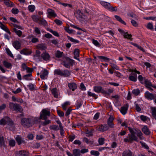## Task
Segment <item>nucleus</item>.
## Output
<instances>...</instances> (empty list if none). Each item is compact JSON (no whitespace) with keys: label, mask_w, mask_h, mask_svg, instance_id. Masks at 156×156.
<instances>
[{"label":"nucleus","mask_w":156,"mask_h":156,"mask_svg":"<svg viewBox=\"0 0 156 156\" xmlns=\"http://www.w3.org/2000/svg\"><path fill=\"white\" fill-rule=\"evenodd\" d=\"M142 130L143 133L147 135H149L151 133V131L146 126H144L142 129Z\"/></svg>","instance_id":"aec40b11"},{"label":"nucleus","mask_w":156,"mask_h":156,"mask_svg":"<svg viewBox=\"0 0 156 156\" xmlns=\"http://www.w3.org/2000/svg\"><path fill=\"white\" fill-rule=\"evenodd\" d=\"M28 9L30 12H32L34 11L35 7L34 5H30L28 6Z\"/></svg>","instance_id":"3c124183"},{"label":"nucleus","mask_w":156,"mask_h":156,"mask_svg":"<svg viewBox=\"0 0 156 156\" xmlns=\"http://www.w3.org/2000/svg\"><path fill=\"white\" fill-rule=\"evenodd\" d=\"M6 51L8 55H9V56H10L12 58H13L14 56L13 54H12V52L8 48H6Z\"/></svg>","instance_id":"4d7b16f0"},{"label":"nucleus","mask_w":156,"mask_h":156,"mask_svg":"<svg viewBox=\"0 0 156 156\" xmlns=\"http://www.w3.org/2000/svg\"><path fill=\"white\" fill-rule=\"evenodd\" d=\"M32 76L31 73H29L27 74L24 75L23 76V78L27 80H31L32 79L30 78Z\"/></svg>","instance_id":"a878e982"},{"label":"nucleus","mask_w":156,"mask_h":156,"mask_svg":"<svg viewBox=\"0 0 156 156\" xmlns=\"http://www.w3.org/2000/svg\"><path fill=\"white\" fill-rule=\"evenodd\" d=\"M3 64L7 68H10L12 67V64L6 61H3Z\"/></svg>","instance_id":"58836bf2"},{"label":"nucleus","mask_w":156,"mask_h":156,"mask_svg":"<svg viewBox=\"0 0 156 156\" xmlns=\"http://www.w3.org/2000/svg\"><path fill=\"white\" fill-rule=\"evenodd\" d=\"M51 112L50 110L47 108L43 109L40 113V119L44 120V121L41 122V125L45 126L51 122L50 120H48V117L50 116Z\"/></svg>","instance_id":"f03ea898"},{"label":"nucleus","mask_w":156,"mask_h":156,"mask_svg":"<svg viewBox=\"0 0 156 156\" xmlns=\"http://www.w3.org/2000/svg\"><path fill=\"white\" fill-rule=\"evenodd\" d=\"M100 3L102 6L108 9L110 5V3L103 1H101Z\"/></svg>","instance_id":"cd10ccee"},{"label":"nucleus","mask_w":156,"mask_h":156,"mask_svg":"<svg viewBox=\"0 0 156 156\" xmlns=\"http://www.w3.org/2000/svg\"><path fill=\"white\" fill-rule=\"evenodd\" d=\"M27 87L30 91H33L35 90V85L34 84L30 83L27 85Z\"/></svg>","instance_id":"473e14b6"},{"label":"nucleus","mask_w":156,"mask_h":156,"mask_svg":"<svg viewBox=\"0 0 156 156\" xmlns=\"http://www.w3.org/2000/svg\"><path fill=\"white\" fill-rule=\"evenodd\" d=\"M4 3L8 7H12L14 5L13 3L9 0H5L4 1Z\"/></svg>","instance_id":"bb28decb"},{"label":"nucleus","mask_w":156,"mask_h":156,"mask_svg":"<svg viewBox=\"0 0 156 156\" xmlns=\"http://www.w3.org/2000/svg\"><path fill=\"white\" fill-rule=\"evenodd\" d=\"M22 125L24 127H29L33 125V119L24 118L21 119Z\"/></svg>","instance_id":"20e7f679"},{"label":"nucleus","mask_w":156,"mask_h":156,"mask_svg":"<svg viewBox=\"0 0 156 156\" xmlns=\"http://www.w3.org/2000/svg\"><path fill=\"white\" fill-rule=\"evenodd\" d=\"M57 112L58 115L60 117H63L64 115V113L62 111L59 110H57Z\"/></svg>","instance_id":"774afa93"},{"label":"nucleus","mask_w":156,"mask_h":156,"mask_svg":"<svg viewBox=\"0 0 156 156\" xmlns=\"http://www.w3.org/2000/svg\"><path fill=\"white\" fill-rule=\"evenodd\" d=\"M17 156H27L29 153L27 151L25 150L20 151L16 153Z\"/></svg>","instance_id":"f3484780"},{"label":"nucleus","mask_w":156,"mask_h":156,"mask_svg":"<svg viewBox=\"0 0 156 156\" xmlns=\"http://www.w3.org/2000/svg\"><path fill=\"white\" fill-rule=\"evenodd\" d=\"M123 36L125 38L129 39L131 41L133 40V38H132V35L131 34H129L127 32H124Z\"/></svg>","instance_id":"7c9ffc66"},{"label":"nucleus","mask_w":156,"mask_h":156,"mask_svg":"<svg viewBox=\"0 0 156 156\" xmlns=\"http://www.w3.org/2000/svg\"><path fill=\"white\" fill-rule=\"evenodd\" d=\"M74 14L77 19L80 21H83L84 15L80 10L77 9L74 12Z\"/></svg>","instance_id":"423d86ee"},{"label":"nucleus","mask_w":156,"mask_h":156,"mask_svg":"<svg viewBox=\"0 0 156 156\" xmlns=\"http://www.w3.org/2000/svg\"><path fill=\"white\" fill-rule=\"evenodd\" d=\"M12 45L17 50L20 48L21 47V43L18 41H16L12 43Z\"/></svg>","instance_id":"a211bd4d"},{"label":"nucleus","mask_w":156,"mask_h":156,"mask_svg":"<svg viewBox=\"0 0 156 156\" xmlns=\"http://www.w3.org/2000/svg\"><path fill=\"white\" fill-rule=\"evenodd\" d=\"M63 52L59 51H57L55 53V57L58 58H60L62 57Z\"/></svg>","instance_id":"c03bdc74"},{"label":"nucleus","mask_w":156,"mask_h":156,"mask_svg":"<svg viewBox=\"0 0 156 156\" xmlns=\"http://www.w3.org/2000/svg\"><path fill=\"white\" fill-rule=\"evenodd\" d=\"M138 78L141 83H144V80L146 79L144 77H143L141 75H139L138 76Z\"/></svg>","instance_id":"8fccbe9b"},{"label":"nucleus","mask_w":156,"mask_h":156,"mask_svg":"<svg viewBox=\"0 0 156 156\" xmlns=\"http://www.w3.org/2000/svg\"><path fill=\"white\" fill-rule=\"evenodd\" d=\"M115 18V19L118 21L120 22L121 23H122L123 24L126 25V23L124 22L119 16L117 15H115L114 16Z\"/></svg>","instance_id":"c756f323"},{"label":"nucleus","mask_w":156,"mask_h":156,"mask_svg":"<svg viewBox=\"0 0 156 156\" xmlns=\"http://www.w3.org/2000/svg\"><path fill=\"white\" fill-rule=\"evenodd\" d=\"M13 31L15 32L19 37H20L22 34V32L20 30H17L15 28H13Z\"/></svg>","instance_id":"c9c22d12"},{"label":"nucleus","mask_w":156,"mask_h":156,"mask_svg":"<svg viewBox=\"0 0 156 156\" xmlns=\"http://www.w3.org/2000/svg\"><path fill=\"white\" fill-rule=\"evenodd\" d=\"M9 108L10 109L16 112H20L22 109V107L19 104L13 103H10L9 104Z\"/></svg>","instance_id":"39448f33"},{"label":"nucleus","mask_w":156,"mask_h":156,"mask_svg":"<svg viewBox=\"0 0 156 156\" xmlns=\"http://www.w3.org/2000/svg\"><path fill=\"white\" fill-rule=\"evenodd\" d=\"M41 74L40 77L42 79H44L45 77L48 75V72L46 69H44L43 71L41 72Z\"/></svg>","instance_id":"4be33fe9"},{"label":"nucleus","mask_w":156,"mask_h":156,"mask_svg":"<svg viewBox=\"0 0 156 156\" xmlns=\"http://www.w3.org/2000/svg\"><path fill=\"white\" fill-rule=\"evenodd\" d=\"M74 56L76 57H78L79 56V50L78 49H76L75 50L74 52Z\"/></svg>","instance_id":"e2e57ef3"},{"label":"nucleus","mask_w":156,"mask_h":156,"mask_svg":"<svg viewBox=\"0 0 156 156\" xmlns=\"http://www.w3.org/2000/svg\"><path fill=\"white\" fill-rule=\"evenodd\" d=\"M114 119L113 116L112 115H110L107 121V125L108 126V129L109 128L111 129L114 128Z\"/></svg>","instance_id":"6e6552de"},{"label":"nucleus","mask_w":156,"mask_h":156,"mask_svg":"<svg viewBox=\"0 0 156 156\" xmlns=\"http://www.w3.org/2000/svg\"><path fill=\"white\" fill-rule=\"evenodd\" d=\"M102 87L101 86H94V90L97 93H99L101 92Z\"/></svg>","instance_id":"f704fd0d"},{"label":"nucleus","mask_w":156,"mask_h":156,"mask_svg":"<svg viewBox=\"0 0 156 156\" xmlns=\"http://www.w3.org/2000/svg\"><path fill=\"white\" fill-rule=\"evenodd\" d=\"M137 76L136 73H132L129 76V79L130 81L136 82L137 80Z\"/></svg>","instance_id":"f8f14e48"},{"label":"nucleus","mask_w":156,"mask_h":156,"mask_svg":"<svg viewBox=\"0 0 156 156\" xmlns=\"http://www.w3.org/2000/svg\"><path fill=\"white\" fill-rule=\"evenodd\" d=\"M50 129L53 130L54 131H57L59 129V127L57 125H52L50 126Z\"/></svg>","instance_id":"e433bc0d"},{"label":"nucleus","mask_w":156,"mask_h":156,"mask_svg":"<svg viewBox=\"0 0 156 156\" xmlns=\"http://www.w3.org/2000/svg\"><path fill=\"white\" fill-rule=\"evenodd\" d=\"M144 83L146 85V86L147 87L149 86H152L153 85L151 84V83L147 79H145L144 81Z\"/></svg>","instance_id":"a18cd8bd"},{"label":"nucleus","mask_w":156,"mask_h":156,"mask_svg":"<svg viewBox=\"0 0 156 156\" xmlns=\"http://www.w3.org/2000/svg\"><path fill=\"white\" fill-rule=\"evenodd\" d=\"M105 139L103 138H100L98 139V141L100 145H102L104 143Z\"/></svg>","instance_id":"13d9d810"},{"label":"nucleus","mask_w":156,"mask_h":156,"mask_svg":"<svg viewBox=\"0 0 156 156\" xmlns=\"http://www.w3.org/2000/svg\"><path fill=\"white\" fill-rule=\"evenodd\" d=\"M82 103L80 101H78L76 104V109H78L82 105Z\"/></svg>","instance_id":"bf43d9fd"},{"label":"nucleus","mask_w":156,"mask_h":156,"mask_svg":"<svg viewBox=\"0 0 156 156\" xmlns=\"http://www.w3.org/2000/svg\"><path fill=\"white\" fill-rule=\"evenodd\" d=\"M90 154L93 155L98 156L99 155L100 153L98 151L92 150L90 151Z\"/></svg>","instance_id":"5fc2aeb1"},{"label":"nucleus","mask_w":156,"mask_h":156,"mask_svg":"<svg viewBox=\"0 0 156 156\" xmlns=\"http://www.w3.org/2000/svg\"><path fill=\"white\" fill-rule=\"evenodd\" d=\"M52 94L55 98H58V95L57 91V89L56 88H53L51 90Z\"/></svg>","instance_id":"a19ab883"},{"label":"nucleus","mask_w":156,"mask_h":156,"mask_svg":"<svg viewBox=\"0 0 156 156\" xmlns=\"http://www.w3.org/2000/svg\"><path fill=\"white\" fill-rule=\"evenodd\" d=\"M57 123L59 125V127L60 130V133L61 136H64V129L63 127L62 126V123H61L60 121L59 120L56 121Z\"/></svg>","instance_id":"2eb2a0df"},{"label":"nucleus","mask_w":156,"mask_h":156,"mask_svg":"<svg viewBox=\"0 0 156 156\" xmlns=\"http://www.w3.org/2000/svg\"><path fill=\"white\" fill-rule=\"evenodd\" d=\"M108 9L111 12H117L118 11V9L117 7L115 6L113 7L110 5Z\"/></svg>","instance_id":"37998d69"},{"label":"nucleus","mask_w":156,"mask_h":156,"mask_svg":"<svg viewBox=\"0 0 156 156\" xmlns=\"http://www.w3.org/2000/svg\"><path fill=\"white\" fill-rule=\"evenodd\" d=\"M128 108V105L126 104L125 105L121 107L120 112L122 115H125L126 113Z\"/></svg>","instance_id":"dca6fc26"},{"label":"nucleus","mask_w":156,"mask_h":156,"mask_svg":"<svg viewBox=\"0 0 156 156\" xmlns=\"http://www.w3.org/2000/svg\"><path fill=\"white\" fill-rule=\"evenodd\" d=\"M41 53V52L39 50H36V55H34V56L36 57L37 58H39L40 57H41V55H40Z\"/></svg>","instance_id":"338daca9"},{"label":"nucleus","mask_w":156,"mask_h":156,"mask_svg":"<svg viewBox=\"0 0 156 156\" xmlns=\"http://www.w3.org/2000/svg\"><path fill=\"white\" fill-rule=\"evenodd\" d=\"M54 73L55 75H58L64 77H69L71 75L70 71L67 69L62 70L60 69L55 70Z\"/></svg>","instance_id":"7ed1b4c3"},{"label":"nucleus","mask_w":156,"mask_h":156,"mask_svg":"<svg viewBox=\"0 0 156 156\" xmlns=\"http://www.w3.org/2000/svg\"><path fill=\"white\" fill-rule=\"evenodd\" d=\"M74 60L69 58H67L66 61H63L62 64L66 68H69L70 65H72L73 63Z\"/></svg>","instance_id":"0eeeda50"},{"label":"nucleus","mask_w":156,"mask_h":156,"mask_svg":"<svg viewBox=\"0 0 156 156\" xmlns=\"http://www.w3.org/2000/svg\"><path fill=\"white\" fill-rule=\"evenodd\" d=\"M38 23L40 25L44 26H45L47 25V21L44 19L39 20Z\"/></svg>","instance_id":"ea45409f"},{"label":"nucleus","mask_w":156,"mask_h":156,"mask_svg":"<svg viewBox=\"0 0 156 156\" xmlns=\"http://www.w3.org/2000/svg\"><path fill=\"white\" fill-rule=\"evenodd\" d=\"M41 56L44 60L46 61L49 60L50 58L49 54L46 52L42 53Z\"/></svg>","instance_id":"ddd939ff"},{"label":"nucleus","mask_w":156,"mask_h":156,"mask_svg":"<svg viewBox=\"0 0 156 156\" xmlns=\"http://www.w3.org/2000/svg\"><path fill=\"white\" fill-rule=\"evenodd\" d=\"M98 130L101 132H104L109 129L108 126L106 124H101L98 127Z\"/></svg>","instance_id":"9d476101"},{"label":"nucleus","mask_w":156,"mask_h":156,"mask_svg":"<svg viewBox=\"0 0 156 156\" xmlns=\"http://www.w3.org/2000/svg\"><path fill=\"white\" fill-rule=\"evenodd\" d=\"M47 30L52 34L54 35L56 37H58L59 36L57 32L56 31H54L50 28H48Z\"/></svg>","instance_id":"09e8293b"},{"label":"nucleus","mask_w":156,"mask_h":156,"mask_svg":"<svg viewBox=\"0 0 156 156\" xmlns=\"http://www.w3.org/2000/svg\"><path fill=\"white\" fill-rule=\"evenodd\" d=\"M132 93L134 95L137 96L140 93V90L138 89H134L132 91Z\"/></svg>","instance_id":"864d4df0"},{"label":"nucleus","mask_w":156,"mask_h":156,"mask_svg":"<svg viewBox=\"0 0 156 156\" xmlns=\"http://www.w3.org/2000/svg\"><path fill=\"white\" fill-rule=\"evenodd\" d=\"M37 48L41 50H44L47 47L45 44H41L37 45Z\"/></svg>","instance_id":"2f4dec72"},{"label":"nucleus","mask_w":156,"mask_h":156,"mask_svg":"<svg viewBox=\"0 0 156 156\" xmlns=\"http://www.w3.org/2000/svg\"><path fill=\"white\" fill-rule=\"evenodd\" d=\"M122 156H133V152L129 150H126L122 153Z\"/></svg>","instance_id":"412c9836"},{"label":"nucleus","mask_w":156,"mask_h":156,"mask_svg":"<svg viewBox=\"0 0 156 156\" xmlns=\"http://www.w3.org/2000/svg\"><path fill=\"white\" fill-rule=\"evenodd\" d=\"M48 15L51 16L55 17L57 16V15L55 13L54 11L52 9H48Z\"/></svg>","instance_id":"5701e85b"},{"label":"nucleus","mask_w":156,"mask_h":156,"mask_svg":"<svg viewBox=\"0 0 156 156\" xmlns=\"http://www.w3.org/2000/svg\"><path fill=\"white\" fill-rule=\"evenodd\" d=\"M151 113L153 117L156 120V108L152 107L151 108Z\"/></svg>","instance_id":"72a5a7b5"},{"label":"nucleus","mask_w":156,"mask_h":156,"mask_svg":"<svg viewBox=\"0 0 156 156\" xmlns=\"http://www.w3.org/2000/svg\"><path fill=\"white\" fill-rule=\"evenodd\" d=\"M9 143L10 146L13 147L15 146L16 142L14 140H9Z\"/></svg>","instance_id":"052dcab7"},{"label":"nucleus","mask_w":156,"mask_h":156,"mask_svg":"<svg viewBox=\"0 0 156 156\" xmlns=\"http://www.w3.org/2000/svg\"><path fill=\"white\" fill-rule=\"evenodd\" d=\"M73 154L74 156H80V151L79 149H75L73 150Z\"/></svg>","instance_id":"b1692460"},{"label":"nucleus","mask_w":156,"mask_h":156,"mask_svg":"<svg viewBox=\"0 0 156 156\" xmlns=\"http://www.w3.org/2000/svg\"><path fill=\"white\" fill-rule=\"evenodd\" d=\"M143 135L142 133L141 132V131L139 129H137V136L141 139H142L143 136L142 135Z\"/></svg>","instance_id":"603ef678"},{"label":"nucleus","mask_w":156,"mask_h":156,"mask_svg":"<svg viewBox=\"0 0 156 156\" xmlns=\"http://www.w3.org/2000/svg\"><path fill=\"white\" fill-rule=\"evenodd\" d=\"M145 97L148 100H152L156 98V94L154 95L150 93L149 91H147L145 94Z\"/></svg>","instance_id":"1a4fd4ad"},{"label":"nucleus","mask_w":156,"mask_h":156,"mask_svg":"<svg viewBox=\"0 0 156 156\" xmlns=\"http://www.w3.org/2000/svg\"><path fill=\"white\" fill-rule=\"evenodd\" d=\"M70 102L69 101L65 102L62 105V106L63 109L64 110H66L67 109V106L70 105Z\"/></svg>","instance_id":"4c0bfd02"},{"label":"nucleus","mask_w":156,"mask_h":156,"mask_svg":"<svg viewBox=\"0 0 156 156\" xmlns=\"http://www.w3.org/2000/svg\"><path fill=\"white\" fill-rule=\"evenodd\" d=\"M32 119L33 120V125L34 123L38 124L40 122V120L41 119H40V117L39 118H35Z\"/></svg>","instance_id":"de8ad7c7"},{"label":"nucleus","mask_w":156,"mask_h":156,"mask_svg":"<svg viewBox=\"0 0 156 156\" xmlns=\"http://www.w3.org/2000/svg\"><path fill=\"white\" fill-rule=\"evenodd\" d=\"M97 57L100 59L101 61L102 62L105 61L108 62L110 60L109 58L104 56H98Z\"/></svg>","instance_id":"393cba45"},{"label":"nucleus","mask_w":156,"mask_h":156,"mask_svg":"<svg viewBox=\"0 0 156 156\" xmlns=\"http://www.w3.org/2000/svg\"><path fill=\"white\" fill-rule=\"evenodd\" d=\"M88 95L90 96H92L95 98L96 99L97 98V97L96 96V95L92 93L90 91H88L87 92Z\"/></svg>","instance_id":"680f3d73"},{"label":"nucleus","mask_w":156,"mask_h":156,"mask_svg":"<svg viewBox=\"0 0 156 156\" xmlns=\"http://www.w3.org/2000/svg\"><path fill=\"white\" fill-rule=\"evenodd\" d=\"M135 108L136 110V111L138 112H140L141 110V109L140 108L139 105L136 103V102L135 103Z\"/></svg>","instance_id":"6e6d98bb"},{"label":"nucleus","mask_w":156,"mask_h":156,"mask_svg":"<svg viewBox=\"0 0 156 156\" xmlns=\"http://www.w3.org/2000/svg\"><path fill=\"white\" fill-rule=\"evenodd\" d=\"M92 43L96 46L98 47L100 45V44H99V42H98V41L97 40H94V39H93L92 40Z\"/></svg>","instance_id":"69168bd1"},{"label":"nucleus","mask_w":156,"mask_h":156,"mask_svg":"<svg viewBox=\"0 0 156 156\" xmlns=\"http://www.w3.org/2000/svg\"><path fill=\"white\" fill-rule=\"evenodd\" d=\"M31 18L34 22L38 23L41 17L37 15H33L31 16Z\"/></svg>","instance_id":"c85d7f7f"},{"label":"nucleus","mask_w":156,"mask_h":156,"mask_svg":"<svg viewBox=\"0 0 156 156\" xmlns=\"http://www.w3.org/2000/svg\"><path fill=\"white\" fill-rule=\"evenodd\" d=\"M15 139L19 145L25 143V141L24 138L20 136H17L16 137Z\"/></svg>","instance_id":"9b49d317"},{"label":"nucleus","mask_w":156,"mask_h":156,"mask_svg":"<svg viewBox=\"0 0 156 156\" xmlns=\"http://www.w3.org/2000/svg\"><path fill=\"white\" fill-rule=\"evenodd\" d=\"M147 27L150 30H151L153 29V26L152 23H148L147 24Z\"/></svg>","instance_id":"0e129e2a"},{"label":"nucleus","mask_w":156,"mask_h":156,"mask_svg":"<svg viewBox=\"0 0 156 156\" xmlns=\"http://www.w3.org/2000/svg\"><path fill=\"white\" fill-rule=\"evenodd\" d=\"M5 146V141L3 137L0 135V147H2Z\"/></svg>","instance_id":"79ce46f5"},{"label":"nucleus","mask_w":156,"mask_h":156,"mask_svg":"<svg viewBox=\"0 0 156 156\" xmlns=\"http://www.w3.org/2000/svg\"><path fill=\"white\" fill-rule=\"evenodd\" d=\"M21 54L28 55H30L32 53V51L29 49L24 48L20 51Z\"/></svg>","instance_id":"4468645a"},{"label":"nucleus","mask_w":156,"mask_h":156,"mask_svg":"<svg viewBox=\"0 0 156 156\" xmlns=\"http://www.w3.org/2000/svg\"><path fill=\"white\" fill-rule=\"evenodd\" d=\"M67 37L69 40L71 42H73L75 43H79V41L77 40L74 39L72 37H69V36H67Z\"/></svg>","instance_id":"49530a36"},{"label":"nucleus","mask_w":156,"mask_h":156,"mask_svg":"<svg viewBox=\"0 0 156 156\" xmlns=\"http://www.w3.org/2000/svg\"><path fill=\"white\" fill-rule=\"evenodd\" d=\"M131 134H129L126 138L124 139V141L126 142L132 143L133 141L138 142V138L135 135H137V129L131 128L130 127H128Z\"/></svg>","instance_id":"f257e3e1"},{"label":"nucleus","mask_w":156,"mask_h":156,"mask_svg":"<svg viewBox=\"0 0 156 156\" xmlns=\"http://www.w3.org/2000/svg\"><path fill=\"white\" fill-rule=\"evenodd\" d=\"M68 86L73 91H74L77 88L76 84L74 83H69Z\"/></svg>","instance_id":"6ab92c4d"}]
</instances>
